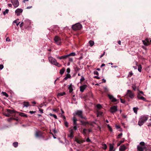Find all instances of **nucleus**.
<instances>
[{
	"label": "nucleus",
	"mask_w": 151,
	"mask_h": 151,
	"mask_svg": "<svg viewBox=\"0 0 151 151\" xmlns=\"http://www.w3.org/2000/svg\"><path fill=\"white\" fill-rule=\"evenodd\" d=\"M76 55V53L75 52H72L68 54H67V55L68 57H70V56H75Z\"/></svg>",
	"instance_id": "24"
},
{
	"label": "nucleus",
	"mask_w": 151,
	"mask_h": 151,
	"mask_svg": "<svg viewBox=\"0 0 151 151\" xmlns=\"http://www.w3.org/2000/svg\"><path fill=\"white\" fill-rule=\"evenodd\" d=\"M87 130L86 129H84L83 130L82 133L85 136H86L87 135Z\"/></svg>",
	"instance_id": "22"
},
{
	"label": "nucleus",
	"mask_w": 151,
	"mask_h": 151,
	"mask_svg": "<svg viewBox=\"0 0 151 151\" xmlns=\"http://www.w3.org/2000/svg\"><path fill=\"white\" fill-rule=\"evenodd\" d=\"M127 95L131 99H133L134 97V93H133L132 92L129 90H127Z\"/></svg>",
	"instance_id": "7"
},
{
	"label": "nucleus",
	"mask_w": 151,
	"mask_h": 151,
	"mask_svg": "<svg viewBox=\"0 0 151 151\" xmlns=\"http://www.w3.org/2000/svg\"><path fill=\"white\" fill-rule=\"evenodd\" d=\"M140 118L143 122H145L148 119V116L147 115L142 116H141Z\"/></svg>",
	"instance_id": "11"
},
{
	"label": "nucleus",
	"mask_w": 151,
	"mask_h": 151,
	"mask_svg": "<svg viewBox=\"0 0 151 151\" xmlns=\"http://www.w3.org/2000/svg\"><path fill=\"white\" fill-rule=\"evenodd\" d=\"M54 40L55 41V42L56 44L58 45H60L61 43V39L60 37L57 36H56L54 38Z\"/></svg>",
	"instance_id": "5"
},
{
	"label": "nucleus",
	"mask_w": 151,
	"mask_h": 151,
	"mask_svg": "<svg viewBox=\"0 0 151 151\" xmlns=\"http://www.w3.org/2000/svg\"><path fill=\"white\" fill-rule=\"evenodd\" d=\"M23 12V10L22 9H17L15 11V13L17 16H19L20 13Z\"/></svg>",
	"instance_id": "12"
},
{
	"label": "nucleus",
	"mask_w": 151,
	"mask_h": 151,
	"mask_svg": "<svg viewBox=\"0 0 151 151\" xmlns=\"http://www.w3.org/2000/svg\"><path fill=\"white\" fill-rule=\"evenodd\" d=\"M86 141L87 142H90L91 141V140L89 139V137H88L86 139Z\"/></svg>",
	"instance_id": "58"
},
{
	"label": "nucleus",
	"mask_w": 151,
	"mask_h": 151,
	"mask_svg": "<svg viewBox=\"0 0 151 151\" xmlns=\"http://www.w3.org/2000/svg\"><path fill=\"white\" fill-rule=\"evenodd\" d=\"M65 94H66V93L65 92H61L60 93H59L57 94V96L58 97H59L60 96H63L64 95H65Z\"/></svg>",
	"instance_id": "23"
},
{
	"label": "nucleus",
	"mask_w": 151,
	"mask_h": 151,
	"mask_svg": "<svg viewBox=\"0 0 151 151\" xmlns=\"http://www.w3.org/2000/svg\"><path fill=\"white\" fill-rule=\"evenodd\" d=\"M74 87L72 85V84H70L68 88L69 90V92L70 93H71L73 91V88Z\"/></svg>",
	"instance_id": "16"
},
{
	"label": "nucleus",
	"mask_w": 151,
	"mask_h": 151,
	"mask_svg": "<svg viewBox=\"0 0 151 151\" xmlns=\"http://www.w3.org/2000/svg\"><path fill=\"white\" fill-rule=\"evenodd\" d=\"M142 65H140L138 66V70L139 72H141L142 71Z\"/></svg>",
	"instance_id": "36"
},
{
	"label": "nucleus",
	"mask_w": 151,
	"mask_h": 151,
	"mask_svg": "<svg viewBox=\"0 0 151 151\" xmlns=\"http://www.w3.org/2000/svg\"><path fill=\"white\" fill-rule=\"evenodd\" d=\"M137 150L138 151H143V148L140 146H138L137 147Z\"/></svg>",
	"instance_id": "26"
},
{
	"label": "nucleus",
	"mask_w": 151,
	"mask_h": 151,
	"mask_svg": "<svg viewBox=\"0 0 151 151\" xmlns=\"http://www.w3.org/2000/svg\"><path fill=\"white\" fill-rule=\"evenodd\" d=\"M49 115H50V116H53V117H54L55 119H57V116L55 115V114H52L51 113H50L49 114Z\"/></svg>",
	"instance_id": "43"
},
{
	"label": "nucleus",
	"mask_w": 151,
	"mask_h": 151,
	"mask_svg": "<svg viewBox=\"0 0 151 151\" xmlns=\"http://www.w3.org/2000/svg\"><path fill=\"white\" fill-rule=\"evenodd\" d=\"M85 140H82V141L78 140L77 141V142L79 143H83V142H85Z\"/></svg>",
	"instance_id": "55"
},
{
	"label": "nucleus",
	"mask_w": 151,
	"mask_h": 151,
	"mask_svg": "<svg viewBox=\"0 0 151 151\" xmlns=\"http://www.w3.org/2000/svg\"><path fill=\"white\" fill-rule=\"evenodd\" d=\"M89 45L91 47L93 46L94 44V42L92 40H90L89 41Z\"/></svg>",
	"instance_id": "27"
},
{
	"label": "nucleus",
	"mask_w": 151,
	"mask_h": 151,
	"mask_svg": "<svg viewBox=\"0 0 151 151\" xmlns=\"http://www.w3.org/2000/svg\"><path fill=\"white\" fill-rule=\"evenodd\" d=\"M122 133L119 134L118 135L116 138L117 139L121 138L122 136Z\"/></svg>",
	"instance_id": "47"
},
{
	"label": "nucleus",
	"mask_w": 151,
	"mask_h": 151,
	"mask_svg": "<svg viewBox=\"0 0 151 151\" xmlns=\"http://www.w3.org/2000/svg\"><path fill=\"white\" fill-rule=\"evenodd\" d=\"M49 62L52 64L58 67H60L61 66V65L57 62L56 60L52 57H50L48 58Z\"/></svg>",
	"instance_id": "1"
},
{
	"label": "nucleus",
	"mask_w": 151,
	"mask_h": 151,
	"mask_svg": "<svg viewBox=\"0 0 151 151\" xmlns=\"http://www.w3.org/2000/svg\"><path fill=\"white\" fill-rule=\"evenodd\" d=\"M96 107L97 108L99 109H100L102 108V106L99 104L96 105Z\"/></svg>",
	"instance_id": "39"
},
{
	"label": "nucleus",
	"mask_w": 151,
	"mask_h": 151,
	"mask_svg": "<svg viewBox=\"0 0 151 151\" xmlns=\"http://www.w3.org/2000/svg\"><path fill=\"white\" fill-rule=\"evenodd\" d=\"M19 20V19H16L13 22V23H15L16 24V25L17 26H18V25L20 23V22H18V20Z\"/></svg>",
	"instance_id": "31"
},
{
	"label": "nucleus",
	"mask_w": 151,
	"mask_h": 151,
	"mask_svg": "<svg viewBox=\"0 0 151 151\" xmlns=\"http://www.w3.org/2000/svg\"><path fill=\"white\" fill-rule=\"evenodd\" d=\"M23 20H24V19H23V20H22L23 22H22L19 24V26L21 28L22 27L23 25H24V22H23Z\"/></svg>",
	"instance_id": "50"
},
{
	"label": "nucleus",
	"mask_w": 151,
	"mask_h": 151,
	"mask_svg": "<svg viewBox=\"0 0 151 151\" xmlns=\"http://www.w3.org/2000/svg\"><path fill=\"white\" fill-rule=\"evenodd\" d=\"M2 93L3 95L7 97H8L9 96L5 92H2Z\"/></svg>",
	"instance_id": "46"
},
{
	"label": "nucleus",
	"mask_w": 151,
	"mask_h": 151,
	"mask_svg": "<svg viewBox=\"0 0 151 151\" xmlns=\"http://www.w3.org/2000/svg\"><path fill=\"white\" fill-rule=\"evenodd\" d=\"M57 58L60 60L62 59H65L68 58L67 55H64L60 57L58 56L57 57Z\"/></svg>",
	"instance_id": "18"
},
{
	"label": "nucleus",
	"mask_w": 151,
	"mask_h": 151,
	"mask_svg": "<svg viewBox=\"0 0 151 151\" xmlns=\"http://www.w3.org/2000/svg\"><path fill=\"white\" fill-rule=\"evenodd\" d=\"M18 0H11V2L15 8L17 7L19 5Z\"/></svg>",
	"instance_id": "6"
},
{
	"label": "nucleus",
	"mask_w": 151,
	"mask_h": 151,
	"mask_svg": "<svg viewBox=\"0 0 151 151\" xmlns=\"http://www.w3.org/2000/svg\"><path fill=\"white\" fill-rule=\"evenodd\" d=\"M7 111L9 113V114H12L13 113H15L16 112V111L14 110H11V109H7Z\"/></svg>",
	"instance_id": "25"
},
{
	"label": "nucleus",
	"mask_w": 151,
	"mask_h": 151,
	"mask_svg": "<svg viewBox=\"0 0 151 151\" xmlns=\"http://www.w3.org/2000/svg\"><path fill=\"white\" fill-rule=\"evenodd\" d=\"M120 101L122 103L124 104L125 103V101L122 99L120 98Z\"/></svg>",
	"instance_id": "56"
},
{
	"label": "nucleus",
	"mask_w": 151,
	"mask_h": 151,
	"mask_svg": "<svg viewBox=\"0 0 151 151\" xmlns=\"http://www.w3.org/2000/svg\"><path fill=\"white\" fill-rule=\"evenodd\" d=\"M68 61L69 62L71 63H73V59L71 57H68Z\"/></svg>",
	"instance_id": "40"
},
{
	"label": "nucleus",
	"mask_w": 151,
	"mask_h": 151,
	"mask_svg": "<svg viewBox=\"0 0 151 151\" xmlns=\"http://www.w3.org/2000/svg\"><path fill=\"white\" fill-rule=\"evenodd\" d=\"M35 111H30L29 112V113L31 114H33L34 113H35Z\"/></svg>",
	"instance_id": "63"
},
{
	"label": "nucleus",
	"mask_w": 151,
	"mask_h": 151,
	"mask_svg": "<svg viewBox=\"0 0 151 151\" xmlns=\"http://www.w3.org/2000/svg\"><path fill=\"white\" fill-rule=\"evenodd\" d=\"M102 148L104 150H106L107 148V146L106 145V144H103L102 145Z\"/></svg>",
	"instance_id": "42"
},
{
	"label": "nucleus",
	"mask_w": 151,
	"mask_h": 151,
	"mask_svg": "<svg viewBox=\"0 0 151 151\" xmlns=\"http://www.w3.org/2000/svg\"><path fill=\"white\" fill-rule=\"evenodd\" d=\"M65 71V69L64 68H62L60 70V74L61 75L63 74Z\"/></svg>",
	"instance_id": "32"
},
{
	"label": "nucleus",
	"mask_w": 151,
	"mask_h": 151,
	"mask_svg": "<svg viewBox=\"0 0 151 151\" xmlns=\"http://www.w3.org/2000/svg\"><path fill=\"white\" fill-rule=\"evenodd\" d=\"M39 111H40L41 113L42 114L43 113V110L42 109H39Z\"/></svg>",
	"instance_id": "62"
},
{
	"label": "nucleus",
	"mask_w": 151,
	"mask_h": 151,
	"mask_svg": "<svg viewBox=\"0 0 151 151\" xmlns=\"http://www.w3.org/2000/svg\"><path fill=\"white\" fill-rule=\"evenodd\" d=\"M107 126L109 131L111 132H112L113 130L111 127L109 125V124H107Z\"/></svg>",
	"instance_id": "37"
},
{
	"label": "nucleus",
	"mask_w": 151,
	"mask_h": 151,
	"mask_svg": "<svg viewBox=\"0 0 151 151\" xmlns=\"http://www.w3.org/2000/svg\"><path fill=\"white\" fill-rule=\"evenodd\" d=\"M142 42L144 45L145 46H148L150 45V44L149 43V40L148 38L146 39L145 40H142Z\"/></svg>",
	"instance_id": "13"
},
{
	"label": "nucleus",
	"mask_w": 151,
	"mask_h": 151,
	"mask_svg": "<svg viewBox=\"0 0 151 151\" xmlns=\"http://www.w3.org/2000/svg\"><path fill=\"white\" fill-rule=\"evenodd\" d=\"M133 74L132 72V71H130L128 75V76L129 77H131Z\"/></svg>",
	"instance_id": "51"
},
{
	"label": "nucleus",
	"mask_w": 151,
	"mask_h": 151,
	"mask_svg": "<svg viewBox=\"0 0 151 151\" xmlns=\"http://www.w3.org/2000/svg\"><path fill=\"white\" fill-rule=\"evenodd\" d=\"M54 27V28L53 29V30L55 31H56L57 30H58L59 28L58 26L57 25H55L53 26Z\"/></svg>",
	"instance_id": "38"
},
{
	"label": "nucleus",
	"mask_w": 151,
	"mask_h": 151,
	"mask_svg": "<svg viewBox=\"0 0 151 151\" xmlns=\"http://www.w3.org/2000/svg\"><path fill=\"white\" fill-rule=\"evenodd\" d=\"M73 129L74 130H76L77 129V125H73Z\"/></svg>",
	"instance_id": "48"
},
{
	"label": "nucleus",
	"mask_w": 151,
	"mask_h": 151,
	"mask_svg": "<svg viewBox=\"0 0 151 151\" xmlns=\"http://www.w3.org/2000/svg\"><path fill=\"white\" fill-rule=\"evenodd\" d=\"M94 78H96L97 79H100V77H98V76H94Z\"/></svg>",
	"instance_id": "64"
},
{
	"label": "nucleus",
	"mask_w": 151,
	"mask_h": 151,
	"mask_svg": "<svg viewBox=\"0 0 151 151\" xmlns=\"http://www.w3.org/2000/svg\"><path fill=\"white\" fill-rule=\"evenodd\" d=\"M117 110V107L116 106H114L111 107L110 108V112L113 114L116 112Z\"/></svg>",
	"instance_id": "4"
},
{
	"label": "nucleus",
	"mask_w": 151,
	"mask_h": 151,
	"mask_svg": "<svg viewBox=\"0 0 151 151\" xmlns=\"http://www.w3.org/2000/svg\"><path fill=\"white\" fill-rule=\"evenodd\" d=\"M23 106L24 107H27L29 106V103L28 102L24 101L23 102Z\"/></svg>",
	"instance_id": "21"
},
{
	"label": "nucleus",
	"mask_w": 151,
	"mask_h": 151,
	"mask_svg": "<svg viewBox=\"0 0 151 151\" xmlns=\"http://www.w3.org/2000/svg\"><path fill=\"white\" fill-rule=\"evenodd\" d=\"M71 77L70 75L69 74H67L66 76L64 78V80H66L68 78H70Z\"/></svg>",
	"instance_id": "30"
},
{
	"label": "nucleus",
	"mask_w": 151,
	"mask_h": 151,
	"mask_svg": "<svg viewBox=\"0 0 151 151\" xmlns=\"http://www.w3.org/2000/svg\"><path fill=\"white\" fill-rule=\"evenodd\" d=\"M103 113L101 111H97V116H102Z\"/></svg>",
	"instance_id": "28"
},
{
	"label": "nucleus",
	"mask_w": 151,
	"mask_h": 151,
	"mask_svg": "<svg viewBox=\"0 0 151 151\" xmlns=\"http://www.w3.org/2000/svg\"><path fill=\"white\" fill-rule=\"evenodd\" d=\"M82 27V25L79 24L77 23L72 26V28L74 30H79Z\"/></svg>",
	"instance_id": "2"
},
{
	"label": "nucleus",
	"mask_w": 151,
	"mask_h": 151,
	"mask_svg": "<svg viewBox=\"0 0 151 151\" xmlns=\"http://www.w3.org/2000/svg\"><path fill=\"white\" fill-rule=\"evenodd\" d=\"M69 134H68V136L69 137L72 138L74 137L73 134L74 132L73 129H70L69 131Z\"/></svg>",
	"instance_id": "9"
},
{
	"label": "nucleus",
	"mask_w": 151,
	"mask_h": 151,
	"mask_svg": "<svg viewBox=\"0 0 151 151\" xmlns=\"http://www.w3.org/2000/svg\"><path fill=\"white\" fill-rule=\"evenodd\" d=\"M19 115L21 116H23V117H27V115L26 114H25L23 113H20V114H19Z\"/></svg>",
	"instance_id": "35"
},
{
	"label": "nucleus",
	"mask_w": 151,
	"mask_h": 151,
	"mask_svg": "<svg viewBox=\"0 0 151 151\" xmlns=\"http://www.w3.org/2000/svg\"><path fill=\"white\" fill-rule=\"evenodd\" d=\"M142 97V96H141L139 93H138V94L137 96V98L138 99H140L139 98V97Z\"/></svg>",
	"instance_id": "57"
},
{
	"label": "nucleus",
	"mask_w": 151,
	"mask_h": 151,
	"mask_svg": "<svg viewBox=\"0 0 151 151\" xmlns=\"http://www.w3.org/2000/svg\"><path fill=\"white\" fill-rule=\"evenodd\" d=\"M93 74L97 75H98L99 74L98 72L96 70H94V71Z\"/></svg>",
	"instance_id": "54"
},
{
	"label": "nucleus",
	"mask_w": 151,
	"mask_h": 151,
	"mask_svg": "<svg viewBox=\"0 0 151 151\" xmlns=\"http://www.w3.org/2000/svg\"><path fill=\"white\" fill-rule=\"evenodd\" d=\"M87 87V86L86 85H83L81 86L80 87V91L82 92H83Z\"/></svg>",
	"instance_id": "14"
},
{
	"label": "nucleus",
	"mask_w": 151,
	"mask_h": 151,
	"mask_svg": "<svg viewBox=\"0 0 151 151\" xmlns=\"http://www.w3.org/2000/svg\"><path fill=\"white\" fill-rule=\"evenodd\" d=\"M23 22H24V26L25 27H27L30 25L31 23L30 21L28 19H24Z\"/></svg>",
	"instance_id": "8"
},
{
	"label": "nucleus",
	"mask_w": 151,
	"mask_h": 151,
	"mask_svg": "<svg viewBox=\"0 0 151 151\" xmlns=\"http://www.w3.org/2000/svg\"><path fill=\"white\" fill-rule=\"evenodd\" d=\"M123 140H122L120 141L117 144V146H119L122 143H123L124 142V139H123Z\"/></svg>",
	"instance_id": "29"
},
{
	"label": "nucleus",
	"mask_w": 151,
	"mask_h": 151,
	"mask_svg": "<svg viewBox=\"0 0 151 151\" xmlns=\"http://www.w3.org/2000/svg\"><path fill=\"white\" fill-rule=\"evenodd\" d=\"M104 89L106 91H109V90L107 87H104Z\"/></svg>",
	"instance_id": "60"
},
{
	"label": "nucleus",
	"mask_w": 151,
	"mask_h": 151,
	"mask_svg": "<svg viewBox=\"0 0 151 151\" xmlns=\"http://www.w3.org/2000/svg\"><path fill=\"white\" fill-rule=\"evenodd\" d=\"M35 136L36 137H40L41 136V134H40L37 132H36Z\"/></svg>",
	"instance_id": "49"
},
{
	"label": "nucleus",
	"mask_w": 151,
	"mask_h": 151,
	"mask_svg": "<svg viewBox=\"0 0 151 151\" xmlns=\"http://www.w3.org/2000/svg\"><path fill=\"white\" fill-rule=\"evenodd\" d=\"M76 114L81 119H87L86 117L83 116L82 115V111H81L78 110L76 112Z\"/></svg>",
	"instance_id": "3"
},
{
	"label": "nucleus",
	"mask_w": 151,
	"mask_h": 151,
	"mask_svg": "<svg viewBox=\"0 0 151 151\" xmlns=\"http://www.w3.org/2000/svg\"><path fill=\"white\" fill-rule=\"evenodd\" d=\"M80 122L83 125L85 126V125H86V124H88V122H84V121H80Z\"/></svg>",
	"instance_id": "34"
},
{
	"label": "nucleus",
	"mask_w": 151,
	"mask_h": 151,
	"mask_svg": "<svg viewBox=\"0 0 151 151\" xmlns=\"http://www.w3.org/2000/svg\"><path fill=\"white\" fill-rule=\"evenodd\" d=\"M18 143L17 142H15L13 143V145L15 147H17L18 146Z\"/></svg>",
	"instance_id": "41"
},
{
	"label": "nucleus",
	"mask_w": 151,
	"mask_h": 151,
	"mask_svg": "<svg viewBox=\"0 0 151 151\" xmlns=\"http://www.w3.org/2000/svg\"><path fill=\"white\" fill-rule=\"evenodd\" d=\"M107 95L109 99L111 100L112 102H115L117 101V99L112 95L108 94Z\"/></svg>",
	"instance_id": "10"
},
{
	"label": "nucleus",
	"mask_w": 151,
	"mask_h": 151,
	"mask_svg": "<svg viewBox=\"0 0 151 151\" xmlns=\"http://www.w3.org/2000/svg\"><path fill=\"white\" fill-rule=\"evenodd\" d=\"M65 125L66 127H68V124L67 122V121H65Z\"/></svg>",
	"instance_id": "52"
},
{
	"label": "nucleus",
	"mask_w": 151,
	"mask_h": 151,
	"mask_svg": "<svg viewBox=\"0 0 151 151\" xmlns=\"http://www.w3.org/2000/svg\"><path fill=\"white\" fill-rule=\"evenodd\" d=\"M126 149V147L124 145H121L119 147V151H124Z\"/></svg>",
	"instance_id": "15"
},
{
	"label": "nucleus",
	"mask_w": 151,
	"mask_h": 151,
	"mask_svg": "<svg viewBox=\"0 0 151 151\" xmlns=\"http://www.w3.org/2000/svg\"><path fill=\"white\" fill-rule=\"evenodd\" d=\"M140 144L142 146H144L145 143L144 142H140Z\"/></svg>",
	"instance_id": "61"
},
{
	"label": "nucleus",
	"mask_w": 151,
	"mask_h": 151,
	"mask_svg": "<svg viewBox=\"0 0 151 151\" xmlns=\"http://www.w3.org/2000/svg\"><path fill=\"white\" fill-rule=\"evenodd\" d=\"M9 11V10L8 9H6L5 11L4 12H3V14L4 15H5L6 14H7L8 13V12Z\"/></svg>",
	"instance_id": "44"
},
{
	"label": "nucleus",
	"mask_w": 151,
	"mask_h": 151,
	"mask_svg": "<svg viewBox=\"0 0 151 151\" xmlns=\"http://www.w3.org/2000/svg\"><path fill=\"white\" fill-rule=\"evenodd\" d=\"M139 98L140 99L144 101H147L146 99L143 96L140 97Z\"/></svg>",
	"instance_id": "45"
},
{
	"label": "nucleus",
	"mask_w": 151,
	"mask_h": 151,
	"mask_svg": "<svg viewBox=\"0 0 151 151\" xmlns=\"http://www.w3.org/2000/svg\"><path fill=\"white\" fill-rule=\"evenodd\" d=\"M4 68V66L3 65H0V69L1 70L2 69Z\"/></svg>",
	"instance_id": "59"
},
{
	"label": "nucleus",
	"mask_w": 151,
	"mask_h": 151,
	"mask_svg": "<svg viewBox=\"0 0 151 151\" xmlns=\"http://www.w3.org/2000/svg\"><path fill=\"white\" fill-rule=\"evenodd\" d=\"M144 123L145 122L140 118L138 121V124L139 126H141L143 125Z\"/></svg>",
	"instance_id": "19"
},
{
	"label": "nucleus",
	"mask_w": 151,
	"mask_h": 151,
	"mask_svg": "<svg viewBox=\"0 0 151 151\" xmlns=\"http://www.w3.org/2000/svg\"><path fill=\"white\" fill-rule=\"evenodd\" d=\"M138 108L137 107H134L133 108V110L134 113L137 114V110Z\"/></svg>",
	"instance_id": "33"
},
{
	"label": "nucleus",
	"mask_w": 151,
	"mask_h": 151,
	"mask_svg": "<svg viewBox=\"0 0 151 151\" xmlns=\"http://www.w3.org/2000/svg\"><path fill=\"white\" fill-rule=\"evenodd\" d=\"M85 79L84 78L83 76H81V78L80 79V82H81L85 80Z\"/></svg>",
	"instance_id": "53"
},
{
	"label": "nucleus",
	"mask_w": 151,
	"mask_h": 151,
	"mask_svg": "<svg viewBox=\"0 0 151 151\" xmlns=\"http://www.w3.org/2000/svg\"><path fill=\"white\" fill-rule=\"evenodd\" d=\"M114 144H109V151H115V149H114Z\"/></svg>",
	"instance_id": "17"
},
{
	"label": "nucleus",
	"mask_w": 151,
	"mask_h": 151,
	"mask_svg": "<svg viewBox=\"0 0 151 151\" xmlns=\"http://www.w3.org/2000/svg\"><path fill=\"white\" fill-rule=\"evenodd\" d=\"M73 125H77V120L75 117H73Z\"/></svg>",
	"instance_id": "20"
}]
</instances>
